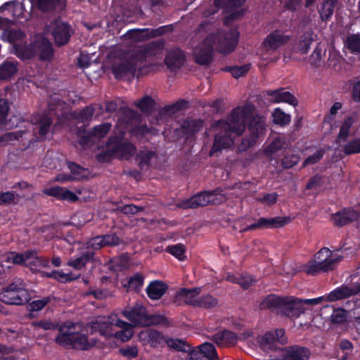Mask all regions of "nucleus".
<instances>
[{
    "label": "nucleus",
    "mask_w": 360,
    "mask_h": 360,
    "mask_svg": "<svg viewBox=\"0 0 360 360\" xmlns=\"http://www.w3.org/2000/svg\"><path fill=\"white\" fill-rule=\"evenodd\" d=\"M321 56L322 49L318 44L309 56V62L310 65L314 68L320 67L322 64Z\"/></svg>",
    "instance_id": "obj_56"
},
{
    "label": "nucleus",
    "mask_w": 360,
    "mask_h": 360,
    "mask_svg": "<svg viewBox=\"0 0 360 360\" xmlns=\"http://www.w3.org/2000/svg\"><path fill=\"white\" fill-rule=\"evenodd\" d=\"M165 251L175 257L179 261H184L186 259V256L185 255L186 247L182 243L169 245L166 248Z\"/></svg>",
    "instance_id": "obj_45"
},
{
    "label": "nucleus",
    "mask_w": 360,
    "mask_h": 360,
    "mask_svg": "<svg viewBox=\"0 0 360 360\" xmlns=\"http://www.w3.org/2000/svg\"><path fill=\"white\" fill-rule=\"evenodd\" d=\"M155 152L152 150L141 151L137 156L139 166L141 168L149 167L152 158L155 156Z\"/></svg>",
    "instance_id": "obj_52"
},
{
    "label": "nucleus",
    "mask_w": 360,
    "mask_h": 360,
    "mask_svg": "<svg viewBox=\"0 0 360 360\" xmlns=\"http://www.w3.org/2000/svg\"><path fill=\"white\" fill-rule=\"evenodd\" d=\"M155 105V101L148 95L144 96L136 103L137 108L143 113L151 112Z\"/></svg>",
    "instance_id": "obj_49"
},
{
    "label": "nucleus",
    "mask_w": 360,
    "mask_h": 360,
    "mask_svg": "<svg viewBox=\"0 0 360 360\" xmlns=\"http://www.w3.org/2000/svg\"><path fill=\"white\" fill-rule=\"evenodd\" d=\"M211 340L219 347H230L236 343L237 335L231 330H224L213 335Z\"/></svg>",
    "instance_id": "obj_23"
},
{
    "label": "nucleus",
    "mask_w": 360,
    "mask_h": 360,
    "mask_svg": "<svg viewBox=\"0 0 360 360\" xmlns=\"http://www.w3.org/2000/svg\"><path fill=\"white\" fill-rule=\"evenodd\" d=\"M136 63L132 60L124 61L112 66V72L117 79L127 77H134L136 72Z\"/></svg>",
    "instance_id": "obj_17"
},
{
    "label": "nucleus",
    "mask_w": 360,
    "mask_h": 360,
    "mask_svg": "<svg viewBox=\"0 0 360 360\" xmlns=\"http://www.w3.org/2000/svg\"><path fill=\"white\" fill-rule=\"evenodd\" d=\"M272 121L273 122L281 127L288 125L291 121V117L290 115L286 114L281 108H276L272 112Z\"/></svg>",
    "instance_id": "obj_44"
},
{
    "label": "nucleus",
    "mask_w": 360,
    "mask_h": 360,
    "mask_svg": "<svg viewBox=\"0 0 360 360\" xmlns=\"http://www.w3.org/2000/svg\"><path fill=\"white\" fill-rule=\"evenodd\" d=\"M253 110L252 104L236 107L232 110L226 121L220 122L224 131L215 134L212 146L209 152L210 157L217 156V153H220L223 149L230 148L233 144V139L231 136L233 134L238 136L243 134L245 130V120L252 113Z\"/></svg>",
    "instance_id": "obj_1"
},
{
    "label": "nucleus",
    "mask_w": 360,
    "mask_h": 360,
    "mask_svg": "<svg viewBox=\"0 0 360 360\" xmlns=\"http://www.w3.org/2000/svg\"><path fill=\"white\" fill-rule=\"evenodd\" d=\"M167 345L176 351L188 353L192 356H195V349L192 347L190 345L187 344L184 340L181 339H174L168 338L166 341Z\"/></svg>",
    "instance_id": "obj_30"
},
{
    "label": "nucleus",
    "mask_w": 360,
    "mask_h": 360,
    "mask_svg": "<svg viewBox=\"0 0 360 360\" xmlns=\"http://www.w3.org/2000/svg\"><path fill=\"white\" fill-rule=\"evenodd\" d=\"M354 119L352 116L346 117L342 122L338 138L342 141H346L349 134V130L353 124Z\"/></svg>",
    "instance_id": "obj_48"
},
{
    "label": "nucleus",
    "mask_w": 360,
    "mask_h": 360,
    "mask_svg": "<svg viewBox=\"0 0 360 360\" xmlns=\"http://www.w3.org/2000/svg\"><path fill=\"white\" fill-rule=\"evenodd\" d=\"M111 127V124L108 122L95 126L88 132L87 136L82 139L80 143L82 145L87 144L91 138H103L109 132Z\"/></svg>",
    "instance_id": "obj_26"
},
{
    "label": "nucleus",
    "mask_w": 360,
    "mask_h": 360,
    "mask_svg": "<svg viewBox=\"0 0 360 360\" xmlns=\"http://www.w3.org/2000/svg\"><path fill=\"white\" fill-rule=\"evenodd\" d=\"M287 342L285 330L282 328L267 331L258 338L259 345L264 351H275L278 348V344L283 345Z\"/></svg>",
    "instance_id": "obj_9"
},
{
    "label": "nucleus",
    "mask_w": 360,
    "mask_h": 360,
    "mask_svg": "<svg viewBox=\"0 0 360 360\" xmlns=\"http://www.w3.org/2000/svg\"><path fill=\"white\" fill-rule=\"evenodd\" d=\"M240 32L236 27L229 30H219L215 33L209 34L203 40L201 48L195 53V62L200 65L210 64L213 59L214 48L224 54L233 52L238 44Z\"/></svg>",
    "instance_id": "obj_2"
},
{
    "label": "nucleus",
    "mask_w": 360,
    "mask_h": 360,
    "mask_svg": "<svg viewBox=\"0 0 360 360\" xmlns=\"http://www.w3.org/2000/svg\"><path fill=\"white\" fill-rule=\"evenodd\" d=\"M128 37L134 41L140 42L151 39L149 32V28L132 29L127 32Z\"/></svg>",
    "instance_id": "obj_43"
},
{
    "label": "nucleus",
    "mask_w": 360,
    "mask_h": 360,
    "mask_svg": "<svg viewBox=\"0 0 360 360\" xmlns=\"http://www.w3.org/2000/svg\"><path fill=\"white\" fill-rule=\"evenodd\" d=\"M163 46L164 42L160 40L150 41L138 50L136 58L139 60H146L148 57L156 56Z\"/></svg>",
    "instance_id": "obj_22"
},
{
    "label": "nucleus",
    "mask_w": 360,
    "mask_h": 360,
    "mask_svg": "<svg viewBox=\"0 0 360 360\" xmlns=\"http://www.w3.org/2000/svg\"><path fill=\"white\" fill-rule=\"evenodd\" d=\"M260 309H268L290 319H296L304 312L302 299L269 295L260 303Z\"/></svg>",
    "instance_id": "obj_3"
},
{
    "label": "nucleus",
    "mask_w": 360,
    "mask_h": 360,
    "mask_svg": "<svg viewBox=\"0 0 360 360\" xmlns=\"http://www.w3.org/2000/svg\"><path fill=\"white\" fill-rule=\"evenodd\" d=\"M36 56L42 61L50 60L53 58V49L51 43L46 39L35 41Z\"/></svg>",
    "instance_id": "obj_25"
},
{
    "label": "nucleus",
    "mask_w": 360,
    "mask_h": 360,
    "mask_svg": "<svg viewBox=\"0 0 360 360\" xmlns=\"http://www.w3.org/2000/svg\"><path fill=\"white\" fill-rule=\"evenodd\" d=\"M122 314L134 326H148L154 323L153 316L148 314L143 305L139 303L129 309H125Z\"/></svg>",
    "instance_id": "obj_8"
},
{
    "label": "nucleus",
    "mask_w": 360,
    "mask_h": 360,
    "mask_svg": "<svg viewBox=\"0 0 360 360\" xmlns=\"http://www.w3.org/2000/svg\"><path fill=\"white\" fill-rule=\"evenodd\" d=\"M190 302L191 303V306L193 307L211 309L217 304L218 300L212 295L207 294L201 296L200 298L198 299V300H195Z\"/></svg>",
    "instance_id": "obj_40"
},
{
    "label": "nucleus",
    "mask_w": 360,
    "mask_h": 360,
    "mask_svg": "<svg viewBox=\"0 0 360 360\" xmlns=\"http://www.w3.org/2000/svg\"><path fill=\"white\" fill-rule=\"evenodd\" d=\"M146 334L148 338V343L152 347H157L166 344L167 338L161 332L155 329H148Z\"/></svg>",
    "instance_id": "obj_36"
},
{
    "label": "nucleus",
    "mask_w": 360,
    "mask_h": 360,
    "mask_svg": "<svg viewBox=\"0 0 360 360\" xmlns=\"http://www.w3.org/2000/svg\"><path fill=\"white\" fill-rule=\"evenodd\" d=\"M32 122H34L37 125L40 138L41 139H45L52 126V119L46 115H39L37 117H34Z\"/></svg>",
    "instance_id": "obj_32"
},
{
    "label": "nucleus",
    "mask_w": 360,
    "mask_h": 360,
    "mask_svg": "<svg viewBox=\"0 0 360 360\" xmlns=\"http://www.w3.org/2000/svg\"><path fill=\"white\" fill-rule=\"evenodd\" d=\"M50 297H44L40 300H33L29 304V309L32 311H39L44 308L50 302Z\"/></svg>",
    "instance_id": "obj_57"
},
{
    "label": "nucleus",
    "mask_w": 360,
    "mask_h": 360,
    "mask_svg": "<svg viewBox=\"0 0 360 360\" xmlns=\"http://www.w3.org/2000/svg\"><path fill=\"white\" fill-rule=\"evenodd\" d=\"M112 326L105 321H96L92 322L91 329L94 331L98 332L101 335L105 338L113 336Z\"/></svg>",
    "instance_id": "obj_42"
},
{
    "label": "nucleus",
    "mask_w": 360,
    "mask_h": 360,
    "mask_svg": "<svg viewBox=\"0 0 360 360\" xmlns=\"http://www.w3.org/2000/svg\"><path fill=\"white\" fill-rule=\"evenodd\" d=\"M168 286L160 281H154L150 283L146 288V292L151 300H159L166 292Z\"/></svg>",
    "instance_id": "obj_29"
},
{
    "label": "nucleus",
    "mask_w": 360,
    "mask_h": 360,
    "mask_svg": "<svg viewBox=\"0 0 360 360\" xmlns=\"http://www.w3.org/2000/svg\"><path fill=\"white\" fill-rule=\"evenodd\" d=\"M107 149L104 150L96 155V160L100 163L110 162L115 158L111 147L108 144V141L106 143Z\"/></svg>",
    "instance_id": "obj_53"
},
{
    "label": "nucleus",
    "mask_w": 360,
    "mask_h": 360,
    "mask_svg": "<svg viewBox=\"0 0 360 360\" xmlns=\"http://www.w3.org/2000/svg\"><path fill=\"white\" fill-rule=\"evenodd\" d=\"M32 326L35 328H40L45 330H55L58 328V323L52 322L50 320H40L32 323Z\"/></svg>",
    "instance_id": "obj_64"
},
{
    "label": "nucleus",
    "mask_w": 360,
    "mask_h": 360,
    "mask_svg": "<svg viewBox=\"0 0 360 360\" xmlns=\"http://www.w3.org/2000/svg\"><path fill=\"white\" fill-rule=\"evenodd\" d=\"M17 71L16 63L6 60L0 65V79L6 80L10 79Z\"/></svg>",
    "instance_id": "obj_38"
},
{
    "label": "nucleus",
    "mask_w": 360,
    "mask_h": 360,
    "mask_svg": "<svg viewBox=\"0 0 360 360\" xmlns=\"http://www.w3.org/2000/svg\"><path fill=\"white\" fill-rule=\"evenodd\" d=\"M266 95L269 97V100L273 103L283 102L293 106L297 104V98L290 92L285 91L283 89L266 91Z\"/></svg>",
    "instance_id": "obj_20"
},
{
    "label": "nucleus",
    "mask_w": 360,
    "mask_h": 360,
    "mask_svg": "<svg viewBox=\"0 0 360 360\" xmlns=\"http://www.w3.org/2000/svg\"><path fill=\"white\" fill-rule=\"evenodd\" d=\"M342 259V256L332 257V252L328 248H321L314 256V259L321 264H328V269L330 271L333 270L335 265Z\"/></svg>",
    "instance_id": "obj_19"
},
{
    "label": "nucleus",
    "mask_w": 360,
    "mask_h": 360,
    "mask_svg": "<svg viewBox=\"0 0 360 360\" xmlns=\"http://www.w3.org/2000/svg\"><path fill=\"white\" fill-rule=\"evenodd\" d=\"M15 54L22 60H30L36 56L35 42L28 45H16Z\"/></svg>",
    "instance_id": "obj_33"
},
{
    "label": "nucleus",
    "mask_w": 360,
    "mask_h": 360,
    "mask_svg": "<svg viewBox=\"0 0 360 360\" xmlns=\"http://www.w3.org/2000/svg\"><path fill=\"white\" fill-rule=\"evenodd\" d=\"M311 351L306 347L293 345L282 350V360H309Z\"/></svg>",
    "instance_id": "obj_14"
},
{
    "label": "nucleus",
    "mask_w": 360,
    "mask_h": 360,
    "mask_svg": "<svg viewBox=\"0 0 360 360\" xmlns=\"http://www.w3.org/2000/svg\"><path fill=\"white\" fill-rule=\"evenodd\" d=\"M290 39V35L285 34L281 30L276 29L265 37L262 45L267 51H276L286 45Z\"/></svg>",
    "instance_id": "obj_10"
},
{
    "label": "nucleus",
    "mask_w": 360,
    "mask_h": 360,
    "mask_svg": "<svg viewBox=\"0 0 360 360\" xmlns=\"http://www.w3.org/2000/svg\"><path fill=\"white\" fill-rule=\"evenodd\" d=\"M43 193L48 196L54 197L58 200L74 202L79 200V197L74 192L58 186L44 188Z\"/></svg>",
    "instance_id": "obj_15"
},
{
    "label": "nucleus",
    "mask_w": 360,
    "mask_h": 360,
    "mask_svg": "<svg viewBox=\"0 0 360 360\" xmlns=\"http://www.w3.org/2000/svg\"><path fill=\"white\" fill-rule=\"evenodd\" d=\"M201 292L200 288H181L176 291V296L181 298H185V302L187 304L191 305L190 302L198 300L195 298Z\"/></svg>",
    "instance_id": "obj_37"
},
{
    "label": "nucleus",
    "mask_w": 360,
    "mask_h": 360,
    "mask_svg": "<svg viewBox=\"0 0 360 360\" xmlns=\"http://www.w3.org/2000/svg\"><path fill=\"white\" fill-rule=\"evenodd\" d=\"M75 324L64 323L58 328V334L55 338V342L66 349L86 351L97 344L96 339L89 340L86 334L74 331Z\"/></svg>",
    "instance_id": "obj_4"
},
{
    "label": "nucleus",
    "mask_w": 360,
    "mask_h": 360,
    "mask_svg": "<svg viewBox=\"0 0 360 360\" xmlns=\"http://www.w3.org/2000/svg\"><path fill=\"white\" fill-rule=\"evenodd\" d=\"M186 58L184 51L179 48L169 51L165 59V63L171 70H179L185 63Z\"/></svg>",
    "instance_id": "obj_16"
},
{
    "label": "nucleus",
    "mask_w": 360,
    "mask_h": 360,
    "mask_svg": "<svg viewBox=\"0 0 360 360\" xmlns=\"http://www.w3.org/2000/svg\"><path fill=\"white\" fill-rule=\"evenodd\" d=\"M25 131L24 130H18L13 132H7L0 136V141L9 143L12 141H17L20 138H22L25 134Z\"/></svg>",
    "instance_id": "obj_58"
},
{
    "label": "nucleus",
    "mask_w": 360,
    "mask_h": 360,
    "mask_svg": "<svg viewBox=\"0 0 360 360\" xmlns=\"http://www.w3.org/2000/svg\"><path fill=\"white\" fill-rule=\"evenodd\" d=\"M68 168L70 169L71 174L73 175L72 177L74 180H80L86 176V169L75 162H70L68 164Z\"/></svg>",
    "instance_id": "obj_55"
},
{
    "label": "nucleus",
    "mask_w": 360,
    "mask_h": 360,
    "mask_svg": "<svg viewBox=\"0 0 360 360\" xmlns=\"http://www.w3.org/2000/svg\"><path fill=\"white\" fill-rule=\"evenodd\" d=\"M10 264L24 265L25 261L22 253L11 252L5 255L1 264L2 267L10 268Z\"/></svg>",
    "instance_id": "obj_41"
},
{
    "label": "nucleus",
    "mask_w": 360,
    "mask_h": 360,
    "mask_svg": "<svg viewBox=\"0 0 360 360\" xmlns=\"http://www.w3.org/2000/svg\"><path fill=\"white\" fill-rule=\"evenodd\" d=\"M212 199H210L207 191H201L193 195L188 199L183 200L179 205L183 209H194L198 207L207 205Z\"/></svg>",
    "instance_id": "obj_18"
},
{
    "label": "nucleus",
    "mask_w": 360,
    "mask_h": 360,
    "mask_svg": "<svg viewBox=\"0 0 360 360\" xmlns=\"http://www.w3.org/2000/svg\"><path fill=\"white\" fill-rule=\"evenodd\" d=\"M104 240L105 247L117 246L122 243V240L117 236L115 233L102 235Z\"/></svg>",
    "instance_id": "obj_63"
},
{
    "label": "nucleus",
    "mask_w": 360,
    "mask_h": 360,
    "mask_svg": "<svg viewBox=\"0 0 360 360\" xmlns=\"http://www.w3.org/2000/svg\"><path fill=\"white\" fill-rule=\"evenodd\" d=\"M354 295L352 288L347 285H342L330 292L326 297V300L329 302H335L338 300L347 299Z\"/></svg>",
    "instance_id": "obj_31"
},
{
    "label": "nucleus",
    "mask_w": 360,
    "mask_h": 360,
    "mask_svg": "<svg viewBox=\"0 0 360 360\" xmlns=\"http://www.w3.org/2000/svg\"><path fill=\"white\" fill-rule=\"evenodd\" d=\"M323 184V176L319 174H316L311 177L307 184H306V190H316L320 188Z\"/></svg>",
    "instance_id": "obj_59"
},
{
    "label": "nucleus",
    "mask_w": 360,
    "mask_h": 360,
    "mask_svg": "<svg viewBox=\"0 0 360 360\" xmlns=\"http://www.w3.org/2000/svg\"><path fill=\"white\" fill-rule=\"evenodd\" d=\"M347 155L360 153V138H355L348 141L343 148Z\"/></svg>",
    "instance_id": "obj_51"
},
{
    "label": "nucleus",
    "mask_w": 360,
    "mask_h": 360,
    "mask_svg": "<svg viewBox=\"0 0 360 360\" xmlns=\"http://www.w3.org/2000/svg\"><path fill=\"white\" fill-rule=\"evenodd\" d=\"M50 27L55 44L58 47L68 44L74 33L72 26L68 22L63 21L60 18L53 20Z\"/></svg>",
    "instance_id": "obj_7"
},
{
    "label": "nucleus",
    "mask_w": 360,
    "mask_h": 360,
    "mask_svg": "<svg viewBox=\"0 0 360 360\" xmlns=\"http://www.w3.org/2000/svg\"><path fill=\"white\" fill-rule=\"evenodd\" d=\"M123 134L120 136H111L108 141L110 147H111L115 158L120 160H128L134 155L136 148L134 144L124 140Z\"/></svg>",
    "instance_id": "obj_6"
},
{
    "label": "nucleus",
    "mask_w": 360,
    "mask_h": 360,
    "mask_svg": "<svg viewBox=\"0 0 360 360\" xmlns=\"http://www.w3.org/2000/svg\"><path fill=\"white\" fill-rule=\"evenodd\" d=\"M181 127L184 129L186 138L193 137L203 127V121L201 119L187 118L182 122Z\"/></svg>",
    "instance_id": "obj_27"
},
{
    "label": "nucleus",
    "mask_w": 360,
    "mask_h": 360,
    "mask_svg": "<svg viewBox=\"0 0 360 360\" xmlns=\"http://www.w3.org/2000/svg\"><path fill=\"white\" fill-rule=\"evenodd\" d=\"M254 109H255V107ZM253 113L254 112L245 120V123L248 120V128L249 135L243 138L239 145L240 150H246L253 146L259 139L264 136L266 131V117L263 115H253ZM245 125L246 126L245 124Z\"/></svg>",
    "instance_id": "obj_5"
},
{
    "label": "nucleus",
    "mask_w": 360,
    "mask_h": 360,
    "mask_svg": "<svg viewBox=\"0 0 360 360\" xmlns=\"http://www.w3.org/2000/svg\"><path fill=\"white\" fill-rule=\"evenodd\" d=\"M324 150L322 149L316 150L314 153L309 155L303 162L302 167H305L309 165H314L318 163L323 157Z\"/></svg>",
    "instance_id": "obj_60"
},
{
    "label": "nucleus",
    "mask_w": 360,
    "mask_h": 360,
    "mask_svg": "<svg viewBox=\"0 0 360 360\" xmlns=\"http://www.w3.org/2000/svg\"><path fill=\"white\" fill-rule=\"evenodd\" d=\"M360 213L351 207H345L332 214L331 219L337 227H343L359 220Z\"/></svg>",
    "instance_id": "obj_11"
},
{
    "label": "nucleus",
    "mask_w": 360,
    "mask_h": 360,
    "mask_svg": "<svg viewBox=\"0 0 360 360\" xmlns=\"http://www.w3.org/2000/svg\"><path fill=\"white\" fill-rule=\"evenodd\" d=\"M143 276L141 274L136 273L129 278L127 284H124V286L138 292L143 285Z\"/></svg>",
    "instance_id": "obj_50"
},
{
    "label": "nucleus",
    "mask_w": 360,
    "mask_h": 360,
    "mask_svg": "<svg viewBox=\"0 0 360 360\" xmlns=\"http://www.w3.org/2000/svg\"><path fill=\"white\" fill-rule=\"evenodd\" d=\"M330 319L331 323L333 324L344 323L347 321V311L342 308L335 309L333 310Z\"/></svg>",
    "instance_id": "obj_54"
},
{
    "label": "nucleus",
    "mask_w": 360,
    "mask_h": 360,
    "mask_svg": "<svg viewBox=\"0 0 360 360\" xmlns=\"http://www.w3.org/2000/svg\"><path fill=\"white\" fill-rule=\"evenodd\" d=\"M9 109L10 105L8 100L0 98V124L6 123Z\"/></svg>",
    "instance_id": "obj_61"
},
{
    "label": "nucleus",
    "mask_w": 360,
    "mask_h": 360,
    "mask_svg": "<svg viewBox=\"0 0 360 360\" xmlns=\"http://www.w3.org/2000/svg\"><path fill=\"white\" fill-rule=\"evenodd\" d=\"M198 350L195 356H192V360H219L217 351L213 344L204 342L198 347Z\"/></svg>",
    "instance_id": "obj_21"
},
{
    "label": "nucleus",
    "mask_w": 360,
    "mask_h": 360,
    "mask_svg": "<svg viewBox=\"0 0 360 360\" xmlns=\"http://www.w3.org/2000/svg\"><path fill=\"white\" fill-rule=\"evenodd\" d=\"M246 0H214L216 7L224 8L226 13H230L227 17L230 20H236L243 15V11H236L235 8L241 7Z\"/></svg>",
    "instance_id": "obj_13"
},
{
    "label": "nucleus",
    "mask_w": 360,
    "mask_h": 360,
    "mask_svg": "<svg viewBox=\"0 0 360 360\" xmlns=\"http://www.w3.org/2000/svg\"><path fill=\"white\" fill-rule=\"evenodd\" d=\"M94 112L95 108L92 105H87L79 111H74L72 117L80 122H87L91 120Z\"/></svg>",
    "instance_id": "obj_46"
},
{
    "label": "nucleus",
    "mask_w": 360,
    "mask_h": 360,
    "mask_svg": "<svg viewBox=\"0 0 360 360\" xmlns=\"http://www.w3.org/2000/svg\"><path fill=\"white\" fill-rule=\"evenodd\" d=\"M312 35L313 34L311 32H305L302 34L298 46L301 54L304 55L308 53L311 44L314 41Z\"/></svg>",
    "instance_id": "obj_47"
},
{
    "label": "nucleus",
    "mask_w": 360,
    "mask_h": 360,
    "mask_svg": "<svg viewBox=\"0 0 360 360\" xmlns=\"http://www.w3.org/2000/svg\"><path fill=\"white\" fill-rule=\"evenodd\" d=\"M260 221L262 229H274L281 228L290 221L289 217H260Z\"/></svg>",
    "instance_id": "obj_28"
},
{
    "label": "nucleus",
    "mask_w": 360,
    "mask_h": 360,
    "mask_svg": "<svg viewBox=\"0 0 360 360\" xmlns=\"http://www.w3.org/2000/svg\"><path fill=\"white\" fill-rule=\"evenodd\" d=\"M188 102L185 100H179L172 105H165L161 108L158 112L160 117L165 115H172L182 110Z\"/></svg>",
    "instance_id": "obj_39"
},
{
    "label": "nucleus",
    "mask_w": 360,
    "mask_h": 360,
    "mask_svg": "<svg viewBox=\"0 0 360 360\" xmlns=\"http://www.w3.org/2000/svg\"><path fill=\"white\" fill-rule=\"evenodd\" d=\"M52 274H54L53 279L62 283L72 281L76 278L72 274H65L58 270H53Z\"/></svg>",
    "instance_id": "obj_62"
},
{
    "label": "nucleus",
    "mask_w": 360,
    "mask_h": 360,
    "mask_svg": "<svg viewBox=\"0 0 360 360\" xmlns=\"http://www.w3.org/2000/svg\"><path fill=\"white\" fill-rule=\"evenodd\" d=\"M328 264H321L316 260L311 259L304 266V271L309 276H316L320 272H328Z\"/></svg>",
    "instance_id": "obj_35"
},
{
    "label": "nucleus",
    "mask_w": 360,
    "mask_h": 360,
    "mask_svg": "<svg viewBox=\"0 0 360 360\" xmlns=\"http://www.w3.org/2000/svg\"><path fill=\"white\" fill-rule=\"evenodd\" d=\"M30 295L27 290L12 291L3 290L0 293V300L6 304L23 305L29 302Z\"/></svg>",
    "instance_id": "obj_12"
},
{
    "label": "nucleus",
    "mask_w": 360,
    "mask_h": 360,
    "mask_svg": "<svg viewBox=\"0 0 360 360\" xmlns=\"http://www.w3.org/2000/svg\"><path fill=\"white\" fill-rule=\"evenodd\" d=\"M95 253L94 251L87 250L81 252L79 257L73 259L68 262V265L77 270L82 269L88 262L93 260Z\"/></svg>",
    "instance_id": "obj_34"
},
{
    "label": "nucleus",
    "mask_w": 360,
    "mask_h": 360,
    "mask_svg": "<svg viewBox=\"0 0 360 360\" xmlns=\"http://www.w3.org/2000/svg\"><path fill=\"white\" fill-rule=\"evenodd\" d=\"M34 6L42 13H51L56 10L63 11L67 6L65 0H37Z\"/></svg>",
    "instance_id": "obj_24"
}]
</instances>
